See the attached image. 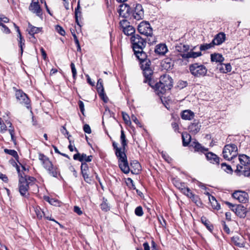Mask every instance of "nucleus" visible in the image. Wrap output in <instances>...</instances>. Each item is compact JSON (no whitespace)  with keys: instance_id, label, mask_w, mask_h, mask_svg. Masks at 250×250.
Returning a JSON list of instances; mask_svg holds the SVG:
<instances>
[{"instance_id":"nucleus-8","label":"nucleus","mask_w":250,"mask_h":250,"mask_svg":"<svg viewBox=\"0 0 250 250\" xmlns=\"http://www.w3.org/2000/svg\"><path fill=\"white\" fill-rule=\"evenodd\" d=\"M231 210L240 218H244L246 215L247 209L242 205H233L229 202H225Z\"/></svg>"},{"instance_id":"nucleus-44","label":"nucleus","mask_w":250,"mask_h":250,"mask_svg":"<svg viewBox=\"0 0 250 250\" xmlns=\"http://www.w3.org/2000/svg\"><path fill=\"white\" fill-rule=\"evenodd\" d=\"M107 200L104 198L103 202L100 205L101 208L104 211H107L109 210L110 207L107 203Z\"/></svg>"},{"instance_id":"nucleus-55","label":"nucleus","mask_w":250,"mask_h":250,"mask_svg":"<svg viewBox=\"0 0 250 250\" xmlns=\"http://www.w3.org/2000/svg\"><path fill=\"white\" fill-rule=\"evenodd\" d=\"M122 115H123V118L125 122V124H126L127 125L131 124V122L130 121L129 116L127 114L124 113V112L122 113Z\"/></svg>"},{"instance_id":"nucleus-10","label":"nucleus","mask_w":250,"mask_h":250,"mask_svg":"<svg viewBox=\"0 0 250 250\" xmlns=\"http://www.w3.org/2000/svg\"><path fill=\"white\" fill-rule=\"evenodd\" d=\"M29 186L26 179L23 176H21L19 179V189L21 195L25 198H28L29 193L28 192L29 189Z\"/></svg>"},{"instance_id":"nucleus-61","label":"nucleus","mask_w":250,"mask_h":250,"mask_svg":"<svg viewBox=\"0 0 250 250\" xmlns=\"http://www.w3.org/2000/svg\"><path fill=\"white\" fill-rule=\"evenodd\" d=\"M78 104L81 113L83 114V115H84V106L83 103L81 101H79Z\"/></svg>"},{"instance_id":"nucleus-26","label":"nucleus","mask_w":250,"mask_h":250,"mask_svg":"<svg viewBox=\"0 0 250 250\" xmlns=\"http://www.w3.org/2000/svg\"><path fill=\"white\" fill-rule=\"evenodd\" d=\"M175 50L181 54L187 53L189 50V46L180 43L175 46Z\"/></svg>"},{"instance_id":"nucleus-53","label":"nucleus","mask_w":250,"mask_h":250,"mask_svg":"<svg viewBox=\"0 0 250 250\" xmlns=\"http://www.w3.org/2000/svg\"><path fill=\"white\" fill-rule=\"evenodd\" d=\"M190 199L197 206H198L199 204H201V201L198 195L194 194V195Z\"/></svg>"},{"instance_id":"nucleus-42","label":"nucleus","mask_w":250,"mask_h":250,"mask_svg":"<svg viewBox=\"0 0 250 250\" xmlns=\"http://www.w3.org/2000/svg\"><path fill=\"white\" fill-rule=\"evenodd\" d=\"M4 151L5 153L12 156L13 157H14L16 159L19 158V156L17 153V152L16 151H15V150L8 149L5 148V149H4Z\"/></svg>"},{"instance_id":"nucleus-6","label":"nucleus","mask_w":250,"mask_h":250,"mask_svg":"<svg viewBox=\"0 0 250 250\" xmlns=\"http://www.w3.org/2000/svg\"><path fill=\"white\" fill-rule=\"evenodd\" d=\"M13 90L15 92V97L18 103L24 105L29 109L30 108V100L28 96L21 89H18L14 87Z\"/></svg>"},{"instance_id":"nucleus-58","label":"nucleus","mask_w":250,"mask_h":250,"mask_svg":"<svg viewBox=\"0 0 250 250\" xmlns=\"http://www.w3.org/2000/svg\"><path fill=\"white\" fill-rule=\"evenodd\" d=\"M88 165L85 162H82L81 166V173H83L84 171H88Z\"/></svg>"},{"instance_id":"nucleus-30","label":"nucleus","mask_w":250,"mask_h":250,"mask_svg":"<svg viewBox=\"0 0 250 250\" xmlns=\"http://www.w3.org/2000/svg\"><path fill=\"white\" fill-rule=\"evenodd\" d=\"M122 31L124 32V33L126 36H131V37L134 35H136L135 34V28L132 26L130 25L126 27V28H124V29Z\"/></svg>"},{"instance_id":"nucleus-4","label":"nucleus","mask_w":250,"mask_h":250,"mask_svg":"<svg viewBox=\"0 0 250 250\" xmlns=\"http://www.w3.org/2000/svg\"><path fill=\"white\" fill-rule=\"evenodd\" d=\"M194 148L196 151L201 152L205 154L207 159L212 163L219 164V157L212 152H207L208 148L202 146L199 143L194 142Z\"/></svg>"},{"instance_id":"nucleus-34","label":"nucleus","mask_w":250,"mask_h":250,"mask_svg":"<svg viewBox=\"0 0 250 250\" xmlns=\"http://www.w3.org/2000/svg\"><path fill=\"white\" fill-rule=\"evenodd\" d=\"M6 124L9 127V128L8 129V131L10 134V136L11 137V140L14 143H15L16 141V139L14 136L15 131H14L13 127L12 126V124L10 122L8 121H6Z\"/></svg>"},{"instance_id":"nucleus-1","label":"nucleus","mask_w":250,"mask_h":250,"mask_svg":"<svg viewBox=\"0 0 250 250\" xmlns=\"http://www.w3.org/2000/svg\"><path fill=\"white\" fill-rule=\"evenodd\" d=\"M250 164V158L245 154L240 155L238 158L236 157L235 163L232 167H235L236 169L234 172L239 176L243 175L245 176H250V168L249 165Z\"/></svg>"},{"instance_id":"nucleus-37","label":"nucleus","mask_w":250,"mask_h":250,"mask_svg":"<svg viewBox=\"0 0 250 250\" xmlns=\"http://www.w3.org/2000/svg\"><path fill=\"white\" fill-rule=\"evenodd\" d=\"M18 41L19 42V46L21 48V54L23 53V46L24 45L25 40L22 37L21 34L19 33L18 34Z\"/></svg>"},{"instance_id":"nucleus-54","label":"nucleus","mask_w":250,"mask_h":250,"mask_svg":"<svg viewBox=\"0 0 250 250\" xmlns=\"http://www.w3.org/2000/svg\"><path fill=\"white\" fill-rule=\"evenodd\" d=\"M24 178L26 179L27 183H28L29 185H32V183H34L36 181V179L33 177L25 176Z\"/></svg>"},{"instance_id":"nucleus-64","label":"nucleus","mask_w":250,"mask_h":250,"mask_svg":"<svg viewBox=\"0 0 250 250\" xmlns=\"http://www.w3.org/2000/svg\"><path fill=\"white\" fill-rule=\"evenodd\" d=\"M74 150L75 151L77 152V153H76L73 155V159L75 160H79L80 161V158L81 157L82 154H80V153L78 152V150L76 147H75Z\"/></svg>"},{"instance_id":"nucleus-17","label":"nucleus","mask_w":250,"mask_h":250,"mask_svg":"<svg viewBox=\"0 0 250 250\" xmlns=\"http://www.w3.org/2000/svg\"><path fill=\"white\" fill-rule=\"evenodd\" d=\"M215 45H219V33L215 35L214 39L210 43L201 44L200 49L201 51H206L213 47Z\"/></svg>"},{"instance_id":"nucleus-3","label":"nucleus","mask_w":250,"mask_h":250,"mask_svg":"<svg viewBox=\"0 0 250 250\" xmlns=\"http://www.w3.org/2000/svg\"><path fill=\"white\" fill-rule=\"evenodd\" d=\"M138 30L140 34L149 37L148 39V43L149 44H152L156 42V39L153 36L152 28L148 22L142 21L138 26Z\"/></svg>"},{"instance_id":"nucleus-7","label":"nucleus","mask_w":250,"mask_h":250,"mask_svg":"<svg viewBox=\"0 0 250 250\" xmlns=\"http://www.w3.org/2000/svg\"><path fill=\"white\" fill-rule=\"evenodd\" d=\"M130 42L134 51L143 49L146 45V41L138 34L131 36Z\"/></svg>"},{"instance_id":"nucleus-46","label":"nucleus","mask_w":250,"mask_h":250,"mask_svg":"<svg viewBox=\"0 0 250 250\" xmlns=\"http://www.w3.org/2000/svg\"><path fill=\"white\" fill-rule=\"evenodd\" d=\"M7 126L0 118V132L4 133L7 130Z\"/></svg>"},{"instance_id":"nucleus-39","label":"nucleus","mask_w":250,"mask_h":250,"mask_svg":"<svg viewBox=\"0 0 250 250\" xmlns=\"http://www.w3.org/2000/svg\"><path fill=\"white\" fill-rule=\"evenodd\" d=\"M163 66L164 67H165V69H169L172 68L173 64L170 59L167 58L164 61L163 63Z\"/></svg>"},{"instance_id":"nucleus-19","label":"nucleus","mask_w":250,"mask_h":250,"mask_svg":"<svg viewBox=\"0 0 250 250\" xmlns=\"http://www.w3.org/2000/svg\"><path fill=\"white\" fill-rule=\"evenodd\" d=\"M130 171L132 173L137 174L141 169V166L140 163L136 160H133L130 162Z\"/></svg>"},{"instance_id":"nucleus-38","label":"nucleus","mask_w":250,"mask_h":250,"mask_svg":"<svg viewBox=\"0 0 250 250\" xmlns=\"http://www.w3.org/2000/svg\"><path fill=\"white\" fill-rule=\"evenodd\" d=\"M209 202L211 205V206L213 209H218L219 204L217 201L216 200L215 197L213 196H210L208 197Z\"/></svg>"},{"instance_id":"nucleus-60","label":"nucleus","mask_w":250,"mask_h":250,"mask_svg":"<svg viewBox=\"0 0 250 250\" xmlns=\"http://www.w3.org/2000/svg\"><path fill=\"white\" fill-rule=\"evenodd\" d=\"M226 40V35L224 32H220V44L224 42Z\"/></svg>"},{"instance_id":"nucleus-49","label":"nucleus","mask_w":250,"mask_h":250,"mask_svg":"<svg viewBox=\"0 0 250 250\" xmlns=\"http://www.w3.org/2000/svg\"><path fill=\"white\" fill-rule=\"evenodd\" d=\"M60 131H61V133L62 134H63L64 135H65V136L66 135H67V138L69 140V142L71 143V141L70 140V138H69L71 137V135H69L68 131L67 130V129H66V128L64 126H62V127L60 129Z\"/></svg>"},{"instance_id":"nucleus-27","label":"nucleus","mask_w":250,"mask_h":250,"mask_svg":"<svg viewBox=\"0 0 250 250\" xmlns=\"http://www.w3.org/2000/svg\"><path fill=\"white\" fill-rule=\"evenodd\" d=\"M134 52L137 59L140 61V62L147 60L146 54L143 51V49H139V50H136L134 51Z\"/></svg>"},{"instance_id":"nucleus-56","label":"nucleus","mask_w":250,"mask_h":250,"mask_svg":"<svg viewBox=\"0 0 250 250\" xmlns=\"http://www.w3.org/2000/svg\"><path fill=\"white\" fill-rule=\"evenodd\" d=\"M82 174V176L84 179V180L85 181V182L87 183H89V184H90L91 182V179L90 177H89V175L87 173H81Z\"/></svg>"},{"instance_id":"nucleus-36","label":"nucleus","mask_w":250,"mask_h":250,"mask_svg":"<svg viewBox=\"0 0 250 250\" xmlns=\"http://www.w3.org/2000/svg\"><path fill=\"white\" fill-rule=\"evenodd\" d=\"M221 168L227 173L232 174L233 172V169L231 167V166L227 165L225 163H222L221 164Z\"/></svg>"},{"instance_id":"nucleus-31","label":"nucleus","mask_w":250,"mask_h":250,"mask_svg":"<svg viewBox=\"0 0 250 250\" xmlns=\"http://www.w3.org/2000/svg\"><path fill=\"white\" fill-rule=\"evenodd\" d=\"M182 141H183V145L184 146H188L189 143L190 142L191 140V136L190 135L185 132L183 133L182 135Z\"/></svg>"},{"instance_id":"nucleus-12","label":"nucleus","mask_w":250,"mask_h":250,"mask_svg":"<svg viewBox=\"0 0 250 250\" xmlns=\"http://www.w3.org/2000/svg\"><path fill=\"white\" fill-rule=\"evenodd\" d=\"M29 10L37 16L42 17V9L39 3V0H32L29 6Z\"/></svg>"},{"instance_id":"nucleus-47","label":"nucleus","mask_w":250,"mask_h":250,"mask_svg":"<svg viewBox=\"0 0 250 250\" xmlns=\"http://www.w3.org/2000/svg\"><path fill=\"white\" fill-rule=\"evenodd\" d=\"M183 194L186 195L190 199L194 195V194L191 191L190 189L188 188H187L183 189Z\"/></svg>"},{"instance_id":"nucleus-45","label":"nucleus","mask_w":250,"mask_h":250,"mask_svg":"<svg viewBox=\"0 0 250 250\" xmlns=\"http://www.w3.org/2000/svg\"><path fill=\"white\" fill-rule=\"evenodd\" d=\"M97 90L98 93L103 92L104 91V88L103 85V81L101 79L98 80L97 83Z\"/></svg>"},{"instance_id":"nucleus-29","label":"nucleus","mask_w":250,"mask_h":250,"mask_svg":"<svg viewBox=\"0 0 250 250\" xmlns=\"http://www.w3.org/2000/svg\"><path fill=\"white\" fill-rule=\"evenodd\" d=\"M232 241L235 245L239 247H244L245 246L244 242L243 241V237L238 236H235L232 238Z\"/></svg>"},{"instance_id":"nucleus-28","label":"nucleus","mask_w":250,"mask_h":250,"mask_svg":"<svg viewBox=\"0 0 250 250\" xmlns=\"http://www.w3.org/2000/svg\"><path fill=\"white\" fill-rule=\"evenodd\" d=\"M231 66L229 63L226 64L220 63V72L227 73L229 72L231 70Z\"/></svg>"},{"instance_id":"nucleus-59","label":"nucleus","mask_w":250,"mask_h":250,"mask_svg":"<svg viewBox=\"0 0 250 250\" xmlns=\"http://www.w3.org/2000/svg\"><path fill=\"white\" fill-rule=\"evenodd\" d=\"M99 96L100 98L104 101V102L107 103L108 101V98L106 96L105 94L104 93V91L103 92L98 93Z\"/></svg>"},{"instance_id":"nucleus-48","label":"nucleus","mask_w":250,"mask_h":250,"mask_svg":"<svg viewBox=\"0 0 250 250\" xmlns=\"http://www.w3.org/2000/svg\"><path fill=\"white\" fill-rule=\"evenodd\" d=\"M135 214L138 216H142L144 214L143 208L141 206L137 207L135 209Z\"/></svg>"},{"instance_id":"nucleus-52","label":"nucleus","mask_w":250,"mask_h":250,"mask_svg":"<svg viewBox=\"0 0 250 250\" xmlns=\"http://www.w3.org/2000/svg\"><path fill=\"white\" fill-rule=\"evenodd\" d=\"M211 62H219V54L214 53L211 55Z\"/></svg>"},{"instance_id":"nucleus-21","label":"nucleus","mask_w":250,"mask_h":250,"mask_svg":"<svg viewBox=\"0 0 250 250\" xmlns=\"http://www.w3.org/2000/svg\"><path fill=\"white\" fill-rule=\"evenodd\" d=\"M125 148L122 147L120 149H117V151L115 152L116 156L118 159V162L119 163L122 161L127 159V156L125 153Z\"/></svg>"},{"instance_id":"nucleus-51","label":"nucleus","mask_w":250,"mask_h":250,"mask_svg":"<svg viewBox=\"0 0 250 250\" xmlns=\"http://www.w3.org/2000/svg\"><path fill=\"white\" fill-rule=\"evenodd\" d=\"M70 67L72 73V76L74 79H76L77 76V70L75 68V66L74 63L71 62L70 64Z\"/></svg>"},{"instance_id":"nucleus-2","label":"nucleus","mask_w":250,"mask_h":250,"mask_svg":"<svg viewBox=\"0 0 250 250\" xmlns=\"http://www.w3.org/2000/svg\"><path fill=\"white\" fill-rule=\"evenodd\" d=\"M39 159L50 175L55 178H58V176H61L59 168L56 166H54L47 156L42 153H39Z\"/></svg>"},{"instance_id":"nucleus-62","label":"nucleus","mask_w":250,"mask_h":250,"mask_svg":"<svg viewBox=\"0 0 250 250\" xmlns=\"http://www.w3.org/2000/svg\"><path fill=\"white\" fill-rule=\"evenodd\" d=\"M83 131H84V132H85L86 133L90 134L91 132V130L90 127L87 124H85L83 125Z\"/></svg>"},{"instance_id":"nucleus-16","label":"nucleus","mask_w":250,"mask_h":250,"mask_svg":"<svg viewBox=\"0 0 250 250\" xmlns=\"http://www.w3.org/2000/svg\"><path fill=\"white\" fill-rule=\"evenodd\" d=\"M159 82L162 83L168 90H170L172 87L173 80L168 75H165L161 76Z\"/></svg>"},{"instance_id":"nucleus-43","label":"nucleus","mask_w":250,"mask_h":250,"mask_svg":"<svg viewBox=\"0 0 250 250\" xmlns=\"http://www.w3.org/2000/svg\"><path fill=\"white\" fill-rule=\"evenodd\" d=\"M120 139L122 147H124V148H125L126 146H127V142L125 138V134L124 131L123 130H121Z\"/></svg>"},{"instance_id":"nucleus-5","label":"nucleus","mask_w":250,"mask_h":250,"mask_svg":"<svg viewBox=\"0 0 250 250\" xmlns=\"http://www.w3.org/2000/svg\"><path fill=\"white\" fill-rule=\"evenodd\" d=\"M237 147L234 144L228 145L225 146L222 154L224 159L228 160H233L232 164L235 163V160L236 159V151Z\"/></svg>"},{"instance_id":"nucleus-63","label":"nucleus","mask_w":250,"mask_h":250,"mask_svg":"<svg viewBox=\"0 0 250 250\" xmlns=\"http://www.w3.org/2000/svg\"><path fill=\"white\" fill-rule=\"evenodd\" d=\"M176 187L178 188L181 191L182 193H183V189L184 188H187L188 187H186L184 184L182 183H177L176 185Z\"/></svg>"},{"instance_id":"nucleus-14","label":"nucleus","mask_w":250,"mask_h":250,"mask_svg":"<svg viewBox=\"0 0 250 250\" xmlns=\"http://www.w3.org/2000/svg\"><path fill=\"white\" fill-rule=\"evenodd\" d=\"M145 79L144 80V83H148L149 85L151 87L153 86L154 81L152 79V75L153 74V71L151 68L143 70Z\"/></svg>"},{"instance_id":"nucleus-9","label":"nucleus","mask_w":250,"mask_h":250,"mask_svg":"<svg viewBox=\"0 0 250 250\" xmlns=\"http://www.w3.org/2000/svg\"><path fill=\"white\" fill-rule=\"evenodd\" d=\"M189 70L191 73L196 77L204 76L207 73V69L203 65L194 63L190 65Z\"/></svg>"},{"instance_id":"nucleus-22","label":"nucleus","mask_w":250,"mask_h":250,"mask_svg":"<svg viewBox=\"0 0 250 250\" xmlns=\"http://www.w3.org/2000/svg\"><path fill=\"white\" fill-rule=\"evenodd\" d=\"M201 125L198 121H194L188 126L189 131L193 134L197 133L200 130Z\"/></svg>"},{"instance_id":"nucleus-50","label":"nucleus","mask_w":250,"mask_h":250,"mask_svg":"<svg viewBox=\"0 0 250 250\" xmlns=\"http://www.w3.org/2000/svg\"><path fill=\"white\" fill-rule=\"evenodd\" d=\"M55 29L58 32V33H59L62 36L65 35V32L62 26L59 25H57L55 26Z\"/></svg>"},{"instance_id":"nucleus-35","label":"nucleus","mask_w":250,"mask_h":250,"mask_svg":"<svg viewBox=\"0 0 250 250\" xmlns=\"http://www.w3.org/2000/svg\"><path fill=\"white\" fill-rule=\"evenodd\" d=\"M202 223L206 227L208 230L211 232L213 230V227L210 223V222L205 217H202L201 218Z\"/></svg>"},{"instance_id":"nucleus-18","label":"nucleus","mask_w":250,"mask_h":250,"mask_svg":"<svg viewBox=\"0 0 250 250\" xmlns=\"http://www.w3.org/2000/svg\"><path fill=\"white\" fill-rule=\"evenodd\" d=\"M155 91L156 93L161 96V95L164 94L167 90H168L163 84L160 82L153 84V86L151 87Z\"/></svg>"},{"instance_id":"nucleus-57","label":"nucleus","mask_w":250,"mask_h":250,"mask_svg":"<svg viewBox=\"0 0 250 250\" xmlns=\"http://www.w3.org/2000/svg\"><path fill=\"white\" fill-rule=\"evenodd\" d=\"M129 22L126 20H123L120 21V26L122 29V30L124 29V28H126V27L129 25Z\"/></svg>"},{"instance_id":"nucleus-25","label":"nucleus","mask_w":250,"mask_h":250,"mask_svg":"<svg viewBox=\"0 0 250 250\" xmlns=\"http://www.w3.org/2000/svg\"><path fill=\"white\" fill-rule=\"evenodd\" d=\"M119 167L121 170L125 174H127L129 172L130 168L128 165L127 159L118 163Z\"/></svg>"},{"instance_id":"nucleus-23","label":"nucleus","mask_w":250,"mask_h":250,"mask_svg":"<svg viewBox=\"0 0 250 250\" xmlns=\"http://www.w3.org/2000/svg\"><path fill=\"white\" fill-rule=\"evenodd\" d=\"M201 55L202 53L201 51L195 52L190 51L189 52H187V53L180 54V56L183 59L196 58Z\"/></svg>"},{"instance_id":"nucleus-20","label":"nucleus","mask_w":250,"mask_h":250,"mask_svg":"<svg viewBox=\"0 0 250 250\" xmlns=\"http://www.w3.org/2000/svg\"><path fill=\"white\" fill-rule=\"evenodd\" d=\"M168 51L165 44L160 43L157 45L155 48V52L159 55H164Z\"/></svg>"},{"instance_id":"nucleus-32","label":"nucleus","mask_w":250,"mask_h":250,"mask_svg":"<svg viewBox=\"0 0 250 250\" xmlns=\"http://www.w3.org/2000/svg\"><path fill=\"white\" fill-rule=\"evenodd\" d=\"M34 211H35L37 218L38 219L41 220L42 218V217L45 216V212L38 206L34 207Z\"/></svg>"},{"instance_id":"nucleus-40","label":"nucleus","mask_w":250,"mask_h":250,"mask_svg":"<svg viewBox=\"0 0 250 250\" xmlns=\"http://www.w3.org/2000/svg\"><path fill=\"white\" fill-rule=\"evenodd\" d=\"M151 62L149 60H146L143 62H140L141 68L142 70L150 68Z\"/></svg>"},{"instance_id":"nucleus-13","label":"nucleus","mask_w":250,"mask_h":250,"mask_svg":"<svg viewBox=\"0 0 250 250\" xmlns=\"http://www.w3.org/2000/svg\"><path fill=\"white\" fill-rule=\"evenodd\" d=\"M232 197L238 200L240 203H246L248 201V194L242 190L235 191L232 194Z\"/></svg>"},{"instance_id":"nucleus-15","label":"nucleus","mask_w":250,"mask_h":250,"mask_svg":"<svg viewBox=\"0 0 250 250\" xmlns=\"http://www.w3.org/2000/svg\"><path fill=\"white\" fill-rule=\"evenodd\" d=\"M130 12L131 8L128 4L122 3L120 5V9L118 10L120 16L126 18L130 15Z\"/></svg>"},{"instance_id":"nucleus-41","label":"nucleus","mask_w":250,"mask_h":250,"mask_svg":"<svg viewBox=\"0 0 250 250\" xmlns=\"http://www.w3.org/2000/svg\"><path fill=\"white\" fill-rule=\"evenodd\" d=\"M92 156H87L85 154L83 153L81 154V157L80 158V162H90L92 161Z\"/></svg>"},{"instance_id":"nucleus-33","label":"nucleus","mask_w":250,"mask_h":250,"mask_svg":"<svg viewBox=\"0 0 250 250\" xmlns=\"http://www.w3.org/2000/svg\"><path fill=\"white\" fill-rule=\"evenodd\" d=\"M42 29V28L37 27L29 24L28 26V33L31 36H34L35 34L40 32Z\"/></svg>"},{"instance_id":"nucleus-24","label":"nucleus","mask_w":250,"mask_h":250,"mask_svg":"<svg viewBox=\"0 0 250 250\" xmlns=\"http://www.w3.org/2000/svg\"><path fill=\"white\" fill-rule=\"evenodd\" d=\"M181 118L185 120H191L194 117V113L190 110H185L181 114Z\"/></svg>"},{"instance_id":"nucleus-11","label":"nucleus","mask_w":250,"mask_h":250,"mask_svg":"<svg viewBox=\"0 0 250 250\" xmlns=\"http://www.w3.org/2000/svg\"><path fill=\"white\" fill-rule=\"evenodd\" d=\"M130 14L132 15L133 18L137 20L142 19L144 16L142 5L140 3H136L133 9L131 10Z\"/></svg>"}]
</instances>
